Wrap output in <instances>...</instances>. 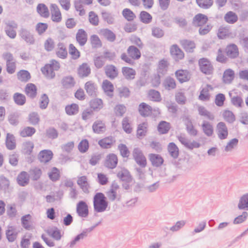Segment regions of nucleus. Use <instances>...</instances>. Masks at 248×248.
I'll list each match as a JSON object with an SVG mask.
<instances>
[{"label": "nucleus", "mask_w": 248, "mask_h": 248, "mask_svg": "<svg viewBox=\"0 0 248 248\" xmlns=\"http://www.w3.org/2000/svg\"><path fill=\"white\" fill-rule=\"evenodd\" d=\"M132 155L135 161L140 168L146 167L147 164V159L140 148H135L132 152Z\"/></svg>", "instance_id": "nucleus-3"}, {"label": "nucleus", "mask_w": 248, "mask_h": 248, "mask_svg": "<svg viewBox=\"0 0 248 248\" xmlns=\"http://www.w3.org/2000/svg\"><path fill=\"white\" fill-rule=\"evenodd\" d=\"M223 82L225 84H230L232 80V70L228 69L225 70L222 77Z\"/></svg>", "instance_id": "nucleus-54"}, {"label": "nucleus", "mask_w": 248, "mask_h": 248, "mask_svg": "<svg viewBox=\"0 0 248 248\" xmlns=\"http://www.w3.org/2000/svg\"><path fill=\"white\" fill-rule=\"evenodd\" d=\"M60 68V63L55 60H52L51 63L46 64L42 67L41 71L43 75L51 79L55 77V71H58Z\"/></svg>", "instance_id": "nucleus-2"}, {"label": "nucleus", "mask_w": 248, "mask_h": 248, "mask_svg": "<svg viewBox=\"0 0 248 248\" xmlns=\"http://www.w3.org/2000/svg\"><path fill=\"white\" fill-rule=\"evenodd\" d=\"M19 113L17 112L12 113L8 116V121L10 124L16 126L19 124Z\"/></svg>", "instance_id": "nucleus-53"}, {"label": "nucleus", "mask_w": 248, "mask_h": 248, "mask_svg": "<svg viewBox=\"0 0 248 248\" xmlns=\"http://www.w3.org/2000/svg\"><path fill=\"white\" fill-rule=\"evenodd\" d=\"M58 50L56 52L57 56L62 59H65L67 56V51L64 44L60 42L58 44Z\"/></svg>", "instance_id": "nucleus-49"}, {"label": "nucleus", "mask_w": 248, "mask_h": 248, "mask_svg": "<svg viewBox=\"0 0 248 248\" xmlns=\"http://www.w3.org/2000/svg\"><path fill=\"white\" fill-rule=\"evenodd\" d=\"M117 176L123 182L130 183L132 181V178L130 172L125 168H122L121 171H119Z\"/></svg>", "instance_id": "nucleus-24"}, {"label": "nucleus", "mask_w": 248, "mask_h": 248, "mask_svg": "<svg viewBox=\"0 0 248 248\" xmlns=\"http://www.w3.org/2000/svg\"><path fill=\"white\" fill-rule=\"evenodd\" d=\"M76 212L78 216L81 217H86L89 215L88 206L83 201H80L77 204Z\"/></svg>", "instance_id": "nucleus-9"}, {"label": "nucleus", "mask_w": 248, "mask_h": 248, "mask_svg": "<svg viewBox=\"0 0 248 248\" xmlns=\"http://www.w3.org/2000/svg\"><path fill=\"white\" fill-rule=\"evenodd\" d=\"M36 132L35 128L31 126H27L20 131V136L25 138L32 136Z\"/></svg>", "instance_id": "nucleus-48"}, {"label": "nucleus", "mask_w": 248, "mask_h": 248, "mask_svg": "<svg viewBox=\"0 0 248 248\" xmlns=\"http://www.w3.org/2000/svg\"><path fill=\"white\" fill-rule=\"evenodd\" d=\"M170 52L173 58L176 61L182 60L184 57V53L176 44L173 45L170 49Z\"/></svg>", "instance_id": "nucleus-17"}, {"label": "nucleus", "mask_w": 248, "mask_h": 248, "mask_svg": "<svg viewBox=\"0 0 248 248\" xmlns=\"http://www.w3.org/2000/svg\"><path fill=\"white\" fill-rule=\"evenodd\" d=\"M185 125L186 131L190 135L195 136L197 135V130L194 128L191 120L188 117L185 118Z\"/></svg>", "instance_id": "nucleus-38"}, {"label": "nucleus", "mask_w": 248, "mask_h": 248, "mask_svg": "<svg viewBox=\"0 0 248 248\" xmlns=\"http://www.w3.org/2000/svg\"><path fill=\"white\" fill-rule=\"evenodd\" d=\"M5 144L6 148L10 150H14L16 147V140L14 136L10 133H7L6 135Z\"/></svg>", "instance_id": "nucleus-31"}, {"label": "nucleus", "mask_w": 248, "mask_h": 248, "mask_svg": "<svg viewBox=\"0 0 248 248\" xmlns=\"http://www.w3.org/2000/svg\"><path fill=\"white\" fill-rule=\"evenodd\" d=\"M115 142L112 137H108L100 140L98 141V144L104 149H108L111 147L113 143Z\"/></svg>", "instance_id": "nucleus-30"}, {"label": "nucleus", "mask_w": 248, "mask_h": 248, "mask_svg": "<svg viewBox=\"0 0 248 248\" xmlns=\"http://www.w3.org/2000/svg\"><path fill=\"white\" fill-rule=\"evenodd\" d=\"M164 31L158 27H153L152 28V35L156 38H160L164 36Z\"/></svg>", "instance_id": "nucleus-62"}, {"label": "nucleus", "mask_w": 248, "mask_h": 248, "mask_svg": "<svg viewBox=\"0 0 248 248\" xmlns=\"http://www.w3.org/2000/svg\"><path fill=\"white\" fill-rule=\"evenodd\" d=\"M175 75L176 78L181 83L187 82L190 79L189 73L186 70H178L175 72Z\"/></svg>", "instance_id": "nucleus-13"}, {"label": "nucleus", "mask_w": 248, "mask_h": 248, "mask_svg": "<svg viewBox=\"0 0 248 248\" xmlns=\"http://www.w3.org/2000/svg\"><path fill=\"white\" fill-rule=\"evenodd\" d=\"M13 99L15 103L18 106H23L26 102L25 95L21 93H15L13 94Z\"/></svg>", "instance_id": "nucleus-36"}, {"label": "nucleus", "mask_w": 248, "mask_h": 248, "mask_svg": "<svg viewBox=\"0 0 248 248\" xmlns=\"http://www.w3.org/2000/svg\"><path fill=\"white\" fill-rule=\"evenodd\" d=\"M10 181L3 175L0 176V188L5 192L8 191L10 186Z\"/></svg>", "instance_id": "nucleus-52"}, {"label": "nucleus", "mask_w": 248, "mask_h": 248, "mask_svg": "<svg viewBox=\"0 0 248 248\" xmlns=\"http://www.w3.org/2000/svg\"><path fill=\"white\" fill-rule=\"evenodd\" d=\"M17 212L15 204L8 205L6 213L9 218L11 219L15 218L17 215Z\"/></svg>", "instance_id": "nucleus-63"}, {"label": "nucleus", "mask_w": 248, "mask_h": 248, "mask_svg": "<svg viewBox=\"0 0 248 248\" xmlns=\"http://www.w3.org/2000/svg\"><path fill=\"white\" fill-rule=\"evenodd\" d=\"M118 164L117 155L113 153L109 154L107 156L105 166L108 169H113L116 168Z\"/></svg>", "instance_id": "nucleus-14"}, {"label": "nucleus", "mask_w": 248, "mask_h": 248, "mask_svg": "<svg viewBox=\"0 0 248 248\" xmlns=\"http://www.w3.org/2000/svg\"><path fill=\"white\" fill-rule=\"evenodd\" d=\"M77 184L80 186L84 193H89V185L87 182V178L86 176H82L78 178Z\"/></svg>", "instance_id": "nucleus-35"}, {"label": "nucleus", "mask_w": 248, "mask_h": 248, "mask_svg": "<svg viewBox=\"0 0 248 248\" xmlns=\"http://www.w3.org/2000/svg\"><path fill=\"white\" fill-rule=\"evenodd\" d=\"M168 150L170 156L174 159L179 156V148L174 142H170L168 146Z\"/></svg>", "instance_id": "nucleus-44"}, {"label": "nucleus", "mask_w": 248, "mask_h": 248, "mask_svg": "<svg viewBox=\"0 0 248 248\" xmlns=\"http://www.w3.org/2000/svg\"><path fill=\"white\" fill-rule=\"evenodd\" d=\"M91 72V68L87 63H82L78 69V74L80 78L87 77Z\"/></svg>", "instance_id": "nucleus-25"}, {"label": "nucleus", "mask_w": 248, "mask_h": 248, "mask_svg": "<svg viewBox=\"0 0 248 248\" xmlns=\"http://www.w3.org/2000/svg\"><path fill=\"white\" fill-rule=\"evenodd\" d=\"M17 79L22 82H27L31 78L30 72L26 70H21L17 73Z\"/></svg>", "instance_id": "nucleus-32"}, {"label": "nucleus", "mask_w": 248, "mask_h": 248, "mask_svg": "<svg viewBox=\"0 0 248 248\" xmlns=\"http://www.w3.org/2000/svg\"><path fill=\"white\" fill-rule=\"evenodd\" d=\"M149 159L151 162L152 165L155 167H160L164 162L163 157L159 154H150Z\"/></svg>", "instance_id": "nucleus-18"}, {"label": "nucleus", "mask_w": 248, "mask_h": 248, "mask_svg": "<svg viewBox=\"0 0 248 248\" xmlns=\"http://www.w3.org/2000/svg\"><path fill=\"white\" fill-rule=\"evenodd\" d=\"M76 83L75 78L71 75L64 76L61 80V84L64 89H71L74 87Z\"/></svg>", "instance_id": "nucleus-20"}, {"label": "nucleus", "mask_w": 248, "mask_h": 248, "mask_svg": "<svg viewBox=\"0 0 248 248\" xmlns=\"http://www.w3.org/2000/svg\"><path fill=\"white\" fill-rule=\"evenodd\" d=\"M102 33L108 41L113 42L116 39L115 33L111 30L106 29L102 31Z\"/></svg>", "instance_id": "nucleus-60"}, {"label": "nucleus", "mask_w": 248, "mask_h": 248, "mask_svg": "<svg viewBox=\"0 0 248 248\" xmlns=\"http://www.w3.org/2000/svg\"><path fill=\"white\" fill-rule=\"evenodd\" d=\"M49 179L53 182H56L60 178L59 170L56 167H53L51 171L48 173Z\"/></svg>", "instance_id": "nucleus-59"}, {"label": "nucleus", "mask_w": 248, "mask_h": 248, "mask_svg": "<svg viewBox=\"0 0 248 248\" xmlns=\"http://www.w3.org/2000/svg\"><path fill=\"white\" fill-rule=\"evenodd\" d=\"M84 89L87 94L91 97H96L98 94V86L93 81H88L84 85Z\"/></svg>", "instance_id": "nucleus-8"}, {"label": "nucleus", "mask_w": 248, "mask_h": 248, "mask_svg": "<svg viewBox=\"0 0 248 248\" xmlns=\"http://www.w3.org/2000/svg\"><path fill=\"white\" fill-rule=\"evenodd\" d=\"M53 153L49 150L41 151L38 155V158L41 162L46 163L53 157Z\"/></svg>", "instance_id": "nucleus-22"}, {"label": "nucleus", "mask_w": 248, "mask_h": 248, "mask_svg": "<svg viewBox=\"0 0 248 248\" xmlns=\"http://www.w3.org/2000/svg\"><path fill=\"white\" fill-rule=\"evenodd\" d=\"M237 206L240 210H248V193L244 194L240 198Z\"/></svg>", "instance_id": "nucleus-37"}, {"label": "nucleus", "mask_w": 248, "mask_h": 248, "mask_svg": "<svg viewBox=\"0 0 248 248\" xmlns=\"http://www.w3.org/2000/svg\"><path fill=\"white\" fill-rule=\"evenodd\" d=\"M204 133L208 137L212 136L213 134V127L209 122L204 121L202 125Z\"/></svg>", "instance_id": "nucleus-46"}, {"label": "nucleus", "mask_w": 248, "mask_h": 248, "mask_svg": "<svg viewBox=\"0 0 248 248\" xmlns=\"http://www.w3.org/2000/svg\"><path fill=\"white\" fill-rule=\"evenodd\" d=\"M29 176L33 181H37L41 177L42 171L41 169L38 167H34L30 170Z\"/></svg>", "instance_id": "nucleus-40"}, {"label": "nucleus", "mask_w": 248, "mask_h": 248, "mask_svg": "<svg viewBox=\"0 0 248 248\" xmlns=\"http://www.w3.org/2000/svg\"><path fill=\"white\" fill-rule=\"evenodd\" d=\"M162 85L167 91L173 90L176 87L175 79L170 77H168L165 79L162 83Z\"/></svg>", "instance_id": "nucleus-29"}, {"label": "nucleus", "mask_w": 248, "mask_h": 248, "mask_svg": "<svg viewBox=\"0 0 248 248\" xmlns=\"http://www.w3.org/2000/svg\"><path fill=\"white\" fill-rule=\"evenodd\" d=\"M40 117L38 114L36 112H32L29 115V122L33 125H36L39 124Z\"/></svg>", "instance_id": "nucleus-61"}, {"label": "nucleus", "mask_w": 248, "mask_h": 248, "mask_svg": "<svg viewBox=\"0 0 248 248\" xmlns=\"http://www.w3.org/2000/svg\"><path fill=\"white\" fill-rule=\"evenodd\" d=\"M138 110L140 115L142 117H145L151 115L152 108L149 105L142 102L139 105Z\"/></svg>", "instance_id": "nucleus-23"}, {"label": "nucleus", "mask_w": 248, "mask_h": 248, "mask_svg": "<svg viewBox=\"0 0 248 248\" xmlns=\"http://www.w3.org/2000/svg\"><path fill=\"white\" fill-rule=\"evenodd\" d=\"M148 96L153 101L160 102L161 100L160 93L155 90H150L149 91Z\"/></svg>", "instance_id": "nucleus-58"}, {"label": "nucleus", "mask_w": 248, "mask_h": 248, "mask_svg": "<svg viewBox=\"0 0 248 248\" xmlns=\"http://www.w3.org/2000/svg\"><path fill=\"white\" fill-rule=\"evenodd\" d=\"M36 10L41 17L47 18L49 16V12L48 7L44 3L38 4L36 8Z\"/></svg>", "instance_id": "nucleus-33"}, {"label": "nucleus", "mask_w": 248, "mask_h": 248, "mask_svg": "<svg viewBox=\"0 0 248 248\" xmlns=\"http://www.w3.org/2000/svg\"><path fill=\"white\" fill-rule=\"evenodd\" d=\"M208 20L207 16L199 13L193 18L192 24L195 27L202 26L207 23Z\"/></svg>", "instance_id": "nucleus-12"}, {"label": "nucleus", "mask_w": 248, "mask_h": 248, "mask_svg": "<svg viewBox=\"0 0 248 248\" xmlns=\"http://www.w3.org/2000/svg\"><path fill=\"white\" fill-rule=\"evenodd\" d=\"M123 17L128 21H132L136 18V15L129 8H125L122 11Z\"/></svg>", "instance_id": "nucleus-50"}, {"label": "nucleus", "mask_w": 248, "mask_h": 248, "mask_svg": "<svg viewBox=\"0 0 248 248\" xmlns=\"http://www.w3.org/2000/svg\"><path fill=\"white\" fill-rule=\"evenodd\" d=\"M140 19L141 22L145 24H148L152 21V16L148 12L143 11L140 13Z\"/></svg>", "instance_id": "nucleus-57"}, {"label": "nucleus", "mask_w": 248, "mask_h": 248, "mask_svg": "<svg viewBox=\"0 0 248 248\" xmlns=\"http://www.w3.org/2000/svg\"><path fill=\"white\" fill-rule=\"evenodd\" d=\"M104 70L106 76L110 80L114 79L119 74L118 69L113 64L107 65L104 68Z\"/></svg>", "instance_id": "nucleus-10"}, {"label": "nucleus", "mask_w": 248, "mask_h": 248, "mask_svg": "<svg viewBox=\"0 0 248 248\" xmlns=\"http://www.w3.org/2000/svg\"><path fill=\"white\" fill-rule=\"evenodd\" d=\"M217 133L220 140L227 138L228 132L227 127L224 122H219L217 125Z\"/></svg>", "instance_id": "nucleus-15"}, {"label": "nucleus", "mask_w": 248, "mask_h": 248, "mask_svg": "<svg viewBox=\"0 0 248 248\" xmlns=\"http://www.w3.org/2000/svg\"><path fill=\"white\" fill-rule=\"evenodd\" d=\"M181 45L187 52L191 53L194 51L196 45L194 41L187 39H184L181 41Z\"/></svg>", "instance_id": "nucleus-28"}, {"label": "nucleus", "mask_w": 248, "mask_h": 248, "mask_svg": "<svg viewBox=\"0 0 248 248\" xmlns=\"http://www.w3.org/2000/svg\"><path fill=\"white\" fill-rule=\"evenodd\" d=\"M170 129V124L166 121H161L157 126V130L161 134L167 133Z\"/></svg>", "instance_id": "nucleus-51"}, {"label": "nucleus", "mask_w": 248, "mask_h": 248, "mask_svg": "<svg viewBox=\"0 0 248 248\" xmlns=\"http://www.w3.org/2000/svg\"><path fill=\"white\" fill-rule=\"evenodd\" d=\"M90 108L95 111H99L103 107V101L101 99L95 98L90 102Z\"/></svg>", "instance_id": "nucleus-41"}, {"label": "nucleus", "mask_w": 248, "mask_h": 248, "mask_svg": "<svg viewBox=\"0 0 248 248\" xmlns=\"http://www.w3.org/2000/svg\"><path fill=\"white\" fill-rule=\"evenodd\" d=\"M167 62L164 59L159 62L157 69V74L164 75L167 71Z\"/></svg>", "instance_id": "nucleus-55"}, {"label": "nucleus", "mask_w": 248, "mask_h": 248, "mask_svg": "<svg viewBox=\"0 0 248 248\" xmlns=\"http://www.w3.org/2000/svg\"><path fill=\"white\" fill-rule=\"evenodd\" d=\"M199 65L201 72L206 75L212 74L214 68L210 61L202 58L199 60Z\"/></svg>", "instance_id": "nucleus-6"}, {"label": "nucleus", "mask_w": 248, "mask_h": 248, "mask_svg": "<svg viewBox=\"0 0 248 248\" xmlns=\"http://www.w3.org/2000/svg\"><path fill=\"white\" fill-rule=\"evenodd\" d=\"M17 181L20 186H27L29 183V176L27 172L24 171L21 172L17 176Z\"/></svg>", "instance_id": "nucleus-27"}, {"label": "nucleus", "mask_w": 248, "mask_h": 248, "mask_svg": "<svg viewBox=\"0 0 248 248\" xmlns=\"http://www.w3.org/2000/svg\"><path fill=\"white\" fill-rule=\"evenodd\" d=\"M92 128L94 133L100 134L105 131L106 126L101 121L97 120L94 122Z\"/></svg>", "instance_id": "nucleus-45"}, {"label": "nucleus", "mask_w": 248, "mask_h": 248, "mask_svg": "<svg viewBox=\"0 0 248 248\" xmlns=\"http://www.w3.org/2000/svg\"><path fill=\"white\" fill-rule=\"evenodd\" d=\"M126 111V108L123 104L117 105L114 108V112L117 116L122 117Z\"/></svg>", "instance_id": "nucleus-64"}, {"label": "nucleus", "mask_w": 248, "mask_h": 248, "mask_svg": "<svg viewBox=\"0 0 248 248\" xmlns=\"http://www.w3.org/2000/svg\"><path fill=\"white\" fill-rule=\"evenodd\" d=\"M127 51L129 56L133 60H138L141 56L140 51L135 46H129Z\"/></svg>", "instance_id": "nucleus-34"}, {"label": "nucleus", "mask_w": 248, "mask_h": 248, "mask_svg": "<svg viewBox=\"0 0 248 248\" xmlns=\"http://www.w3.org/2000/svg\"><path fill=\"white\" fill-rule=\"evenodd\" d=\"M18 34L21 39L24 40L27 44L33 45L35 39L34 35L28 29L22 27L18 31Z\"/></svg>", "instance_id": "nucleus-4"}, {"label": "nucleus", "mask_w": 248, "mask_h": 248, "mask_svg": "<svg viewBox=\"0 0 248 248\" xmlns=\"http://www.w3.org/2000/svg\"><path fill=\"white\" fill-rule=\"evenodd\" d=\"M79 109L78 105L75 103L68 105L65 107V112L69 116L77 114L79 112Z\"/></svg>", "instance_id": "nucleus-39"}, {"label": "nucleus", "mask_w": 248, "mask_h": 248, "mask_svg": "<svg viewBox=\"0 0 248 248\" xmlns=\"http://www.w3.org/2000/svg\"><path fill=\"white\" fill-rule=\"evenodd\" d=\"M101 16L103 20L108 24L112 25L114 23V15L112 13L106 11H102L101 12Z\"/></svg>", "instance_id": "nucleus-42"}, {"label": "nucleus", "mask_w": 248, "mask_h": 248, "mask_svg": "<svg viewBox=\"0 0 248 248\" xmlns=\"http://www.w3.org/2000/svg\"><path fill=\"white\" fill-rule=\"evenodd\" d=\"M122 73L126 79H133L136 75V71L132 68L123 67L122 70Z\"/></svg>", "instance_id": "nucleus-43"}, {"label": "nucleus", "mask_w": 248, "mask_h": 248, "mask_svg": "<svg viewBox=\"0 0 248 248\" xmlns=\"http://www.w3.org/2000/svg\"><path fill=\"white\" fill-rule=\"evenodd\" d=\"M51 19L54 22L59 23L62 20V15L60 10L56 4H51L50 5Z\"/></svg>", "instance_id": "nucleus-11"}, {"label": "nucleus", "mask_w": 248, "mask_h": 248, "mask_svg": "<svg viewBox=\"0 0 248 248\" xmlns=\"http://www.w3.org/2000/svg\"><path fill=\"white\" fill-rule=\"evenodd\" d=\"M31 217L30 214L23 216L21 217L22 225L26 230H30L32 228V226L30 221Z\"/></svg>", "instance_id": "nucleus-47"}, {"label": "nucleus", "mask_w": 248, "mask_h": 248, "mask_svg": "<svg viewBox=\"0 0 248 248\" xmlns=\"http://www.w3.org/2000/svg\"><path fill=\"white\" fill-rule=\"evenodd\" d=\"M197 5L201 8L207 9L213 4V0H196Z\"/></svg>", "instance_id": "nucleus-56"}, {"label": "nucleus", "mask_w": 248, "mask_h": 248, "mask_svg": "<svg viewBox=\"0 0 248 248\" xmlns=\"http://www.w3.org/2000/svg\"><path fill=\"white\" fill-rule=\"evenodd\" d=\"M76 41L80 46H84L87 42V33L84 30L80 29L76 33Z\"/></svg>", "instance_id": "nucleus-16"}, {"label": "nucleus", "mask_w": 248, "mask_h": 248, "mask_svg": "<svg viewBox=\"0 0 248 248\" xmlns=\"http://www.w3.org/2000/svg\"><path fill=\"white\" fill-rule=\"evenodd\" d=\"M4 31L6 34L11 39H15L16 36V29L18 25L14 20L8 21L5 23Z\"/></svg>", "instance_id": "nucleus-5"}, {"label": "nucleus", "mask_w": 248, "mask_h": 248, "mask_svg": "<svg viewBox=\"0 0 248 248\" xmlns=\"http://www.w3.org/2000/svg\"><path fill=\"white\" fill-rule=\"evenodd\" d=\"M232 34V31L230 26H220L217 32V36L220 39H226Z\"/></svg>", "instance_id": "nucleus-19"}, {"label": "nucleus", "mask_w": 248, "mask_h": 248, "mask_svg": "<svg viewBox=\"0 0 248 248\" xmlns=\"http://www.w3.org/2000/svg\"><path fill=\"white\" fill-rule=\"evenodd\" d=\"M36 86L33 83H28L25 88L26 94L31 99L35 98L37 94Z\"/></svg>", "instance_id": "nucleus-21"}, {"label": "nucleus", "mask_w": 248, "mask_h": 248, "mask_svg": "<svg viewBox=\"0 0 248 248\" xmlns=\"http://www.w3.org/2000/svg\"><path fill=\"white\" fill-rule=\"evenodd\" d=\"M177 138L182 145L190 150H192L194 148H198L200 147V143L194 140L192 142H190L188 139L186 138L184 136H178Z\"/></svg>", "instance_id": "nucleus-7"}, {"label": "nucleus", "mask_w": 248, "mask_h": 248, "mask_svg": "<svg viewBox=\"0 0 248 248\" xmlns=\"http://www.w3.org/2000/svg\"><path fill=\"white\" fill-rule=\"evenodd\" d=\"M102 88L107 95L109 96L111 98L113 97V95L112 92L114 91V86L113 84L110 81L107 79L103 80Z\"/></svg>", "instance_id": "nucleus-26"}, {"label": "nucleus", "mask_w": 248, "mask_h": 248, "mask_svg": "<svg viewBox=\"0 0 248 248\" xmlns=\"http://www.w3.org/2000/svg\"><path fill=\"white\" fill-rule=\"evenodd\" d=\"M108 205L107 198L102 192L96 193L93 198V210L95 212L102 213L107 210Z\"/></svg>", "instance_id": "nucleus-1"}]
</instances>
